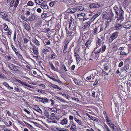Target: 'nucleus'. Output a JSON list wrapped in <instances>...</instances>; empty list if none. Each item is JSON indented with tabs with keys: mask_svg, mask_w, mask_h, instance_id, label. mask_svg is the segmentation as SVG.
<instances>
[{
	"mask_svg": "<svg viewBox=\"0 0 131 131\" xmlns=\"http://www.w3.org/2000/svg\"><path fill=\"white\" fill-rule=\"evenodd\" d=\"M91 23V22L90 21L85 23V24L84 25V27L85 28H88L90 26Z\"/></svg>",
	"mask_w": 131,
	"mask_h": 131,
	"instance_id": "obj_13",
	"label": "nucleus"
},
{
	"mask_svg": "<svg viewBox=\"0 0 131 131\" xmlns=\"http://www.w3.org/2000/svg\"><path fill=\"white\" fill-rule=\"evenodd\" d=\"M56 99L57 100H59L61 102H66V101H65L62 98H60L59 97H57Z\"/></svg>",
	"mask_w": 131,
	"mask_h": 131,
	"instance_id": "obj_26",
	"label": "nucleus"
},
{
	"mask_svg": "<svg viewBox=\"0 0 131 131\" xmlns=\"http://www.w3.org/2000/svg\"><path fill=\"white\" fill-rule=\"evenodd\" d=\"M49 64L50 66L51 69L53 70L56 71V69L53 65L52 62L49 61Z\"/></svg>",
	"mask_w": 131,
	"mask_h": 131,
	"instance_id": "obj_19",
	"label": "nucleus"
},
{
	"mask_svg": "<svg viewBox=\"0 0 131 131\" xmlns=\"http://www.w3.org/2000/svg\"><path fill=\"white\" fill-rule=\"evenodd\" d=\"M24 27L25 29L27 30H29L30 28V26L27 23L25 24Z\"/></svg>",
	"mask_w": 131,
	"mask_h": 131,
	"instance_id": "obj_21",
	"label": "nucleus"
},
{
	"mask_svg": "<svg viewBox=\"0 0 131 131\" xmlns=\"http://www.w3.org/2000/svg\"><path fill=\"white\" fill-rule=\"evenodd\" d=\"M103 126L106 128V130L109 129V128L107 125L105 124H104L103 125Z\"/></svg>",
	"mask_w": 131,
	"mask_h": 131,
	"instance_id": "obj_63",
	"label": "nucleus"
},
{
	"mask_svg": "<svg viewBox=\"0 0 131 131\" xmlns=\"http://www.w3.org/2000/svg\"><path fill=\"white\" fill-rule=\"evenodd\" d=\"M0 78H1L4 79L6 77L4 74H0Z\"/></svg>",
	"mask_w": 131,
	"mask_h": 131,
	"instance_id": "obj_49",
	"label": "nucleus"
},
{
	"mask_svg": "<svg viewBox=\"0 0 131 131\" xmlns=\"http://www.w3.org/2000/svg\"><path fill=\"white\" fill-rule=\"evenodd\" d=\"M91 41L90 40H89L86 42L85 44V45L87 47H88L89 45H90L91 43Z\"/></svg>",
	"mask_w": 131,
	"mask_h": 131,
	"instance_id": "obj_28",
	"label": "nucleus"
},
{
	"mask_svg": "<svg viewBox=\"0 0 131 131\" xmlns=\"http://www.w3.org/2000/svg\"><path fill=\"white\" fill-rule=\"evenodd\" d=\"M123 65V62L121 61L120 62L118 65V67H122Z\"/></svg>",
	"mask_w": 131,
	"mask_h": 131,
	"instance_id": "obj_55",
	"label": "nucleus"
},
{
	"mask_svg": "<svg viewBox=\"0 0 131 131\" xmlns=\"http://www.w3.org/2000/svg\"><path fill=\"white\" fill-rule=\"evenodd\" d=\"M110 18H111L114 16V13L112 11H110L109 14Z\"/></svg>",
	"mask_w": 131,
	"mask_h": 131,
	"instance_id": "obj_27",
	"label": "nucleus"
},
{
	"mask_svg": "<svg viewBox=\"0 0 131 131\" xmlns=\"http://www.w3.org/2000/svg\"><path fill=\"white\" fill-rule=\"evenodd\" d=\"M56 56V55L55 53H53L52 54L51 57L50 59H55Z\"/></svg>",
	"mask_w": 131,
	"mask_h": 131,
	"instance_id": "obj_38",
	"label": "nucleus"
},
{
	"mask_svg": "<svg viewBox=\"0 0 131 131\" xmlns=\"http://www.w3.org/2000/svg\"><path fill=\"white\" fill-rule=\"evenodd\" d=\"M30 13L29 11H27L26 12V15L27 16H28L30 15Z\"/></svg>",
	"mask_w": 131,
	"mask_h": 131,
	"instance_id": "obj_60",
	"label": "nucleus"
},
{
	"mask_svg": "<svg viewBox=\"0 0 131 131\" xmlns=\"http://www.w3.org/2000/svg\"><path fill=\"white\" fill-rule=\"evenodd\" d=\"M55 81L57 82L60 84H62V82L59 79L58 80L56 79V81Z\"/></svg>",
	"mask_w": 131,
	"mask_h": 131,
	"instance_id": "obj_56",
	"label": "nucleus"
},
{
	"mask_svg": "<svg viewBox=\"0 0 131 131\" xmlns=\"http://www.w3.org/2000/svg\"><path fill=\"white\" fill-rule=\"evenodd\" d=\"M129 65L126 64L125 65L124 67L121 69L122 71H125L127 70L129 68Z\"/></svg>",
	"mask_w": 131,
	"mask_h": 131,
	"instance_id": "obj_7",
	"label": "nucleus"
},
{
	"mask_svg": "<svg viewBox=\"0 0 131 131\" xmlns=\"http://www.w3.org/2000/svg\"><path fill=\"white\" fill-rule=\"evenodd\" d=\"M21 18L22 19L24 20L25 21H27V18H26L25 17H24V16H21Z\"/></svg>",
	"mask_w": 131,
	"mask_h": 131,
	"instance_id": "obj_53",
	"label": "nucleus"
},
{
	"mask_svg": "<svg viewBox=\"0 0 131 131\" xmlns=\"http://www.w3.org/2000/svg\"><path fill=\"white\" fill-rule=\"evenodd\" d=\"M91 78L92 76L91 75L87 77L86 78V79L88 80H90L91 79Z\"/></svg>",
	"mask_w": 131,
	"mask_h": 131,
	"instance_id": "obj_58",
	"label": "nucleus"
},
{
	"mask_svg": "<svg viewBox=\"0 0 131 131\" xmlns=\"http://www.w3.org/2000/svg\"><path fill=\"white\" fill-rule=\"evenodd\" d=\"M104 69L105 70L109 71V68L108 66L105 65L104 66Z\"/></svg>",
	"mask_w": 131,
	"mask_h": 131,
	"instance_id": "obj_40",
	"label": "nucleus"
},
{
	"mask_svg": "<svg viewBox=\"0 0 131 131\" xmlns=\"http://www.w3.org/2000/svg\"><path fill=\"white\" fill-rule=\"evenodd\" d=\"M15 0H12V1L10 2V6L11 7H13V4L14 2H15Z\"/></svg>",
	"mask_w": 131,
	"mask_h": 131,
	"instance_id": "obj_52",
	"label": "nucleus"
},
{
	"mask_svg": "<svg viewBox=\"0 0 131 131\" xmlns=\"http://www.w3.org/2000/svg\"><path fill=\"white\" fill-rule=\"evenodd\" d=\"M97 39L98 40L97 41V43L99 46H100L101 44L102 40L99 38L98 37L97 38Z\"/></svg>",
	"mask_w": 131,
	"mask_h": 131,
	"instance_id": "obj_31",
	"label": "nucleus"
},
{
	"mask_svg": "<svg viewBox=\"0 0 131 131\" xmlns=\"http://www.w3.org/2000/svg\"><path fill=\"white\" fill-rule=\"evenodd\" d=\"M123 13H124L123 12V13L122 12L121 14H120L119 18L118 19V20H121L122 21L123 20L124 17H123Z\"/></svg>",
	"mask_w": 131,
	"mask_h": 131,
	"instance_id": "obj_17",
	"label": "nucleus"
},
{
	"mask_svg": "<svg viewBox=\"0 0 131 131\" xmlns=\"http://www.w3.org/2000/svg\"><path fill=\"white\" fill-rule=\"evenodd\" d=\"M17 53H15L17 55V56L19 57L21 60H23V58L21 54L20 53V52H19L18 51H17Z\"/></svg>",
	"mask_w": 131,
	"mask_h": 131,
	"instance_id": "obj_16",
	"label": "nucleus"
},
{
	"mask_svg": "<svg viewBox=\"0 0 131 131\" xmlns=\"http://www.w3.org/2000/svg\"><path fill=\"white\" fill-rule=\"evenodd\" d=\"M74 81L76 84L79 85V84L78 82V81L77 79H74Z\"/></svg>",
	"mask_w": 131,
	"mask_h": 131,
	"instance_id": "obj_59",
	"label": "nucleus"
},
{
	"mask_svg": "<svg viewBox=\"0 0 131 131\" xmlns=\"http://www.w3.org/2000/svg\"><path fill=\"white\" fill-rule=\"evenodd\" d=\"M68 106V105H62L61 106V107L62 109H65L67 108Z\"/></svg>",
	"mask_w": 131,
	"mask_h": 131,
	"instance_id": "obj_45",
	"label": "nucleus"
},
{
	"mask_svg": "<svg viewBox=\"0 0 131 131\" xmlns=\"http://www.w3.org/2000/svg\"><path fill=\"white\" fill-rule=\"evenodd\" d=\"M107 124L109 125V126L111 128V127H113V125H114L113 124V123L112 121H111V122H108L107 123Z\"/></svg>",
	"mask_w": 131,
	"mask_h": 131,
	"instance_id": "obj_36",
	"label": "nucleus"
},
{
	"mask_svg": "<svg viewBox=\"0 0 131 131\" xmlns=\"http://www.w3.org/2000/svg\"><path fill=\"white\" fill-rule=\"evenodd\" d=\"M37 98L39 99H42V100H40V101L41 102H42L44 103L46 102H48V100L46 98H45L43 97L41 98L40 97H37Z\"/></svg>",
	"mask_w": 131,
	"mask_h": 131,
	"instance_id": "obj_6",
	"label": "nucleus"
},
{
	"mask_svg": "<svg viewBox=\"0 0 131 131\" xmlns=\"http://www.w3.org/2000/svg\"><path fill=\"white\" fill-rule=\"evenodd\" d=\"M61 95L63 96H65L67 99H68L70 97V96L67 94L61 93Z\"/></svg>",
	"mask_w": 131,
	"mask_h": 131,
	"instance_id": "obj_37",
	"label": "nucleus"
},
{
	"mask_svg": "<svg viewBox=\"0 0 131 131\" xmlns=\"http://www.w3.org/2000/svg\"><path fill=\"white\" fill-rule=\"evenodd\" d=\"M54 4V3L53 2H51L49 4V5L51 6H52Z\"/></svg>",
	"mask_w": 131,
	"mask_h": 131,
	"instance_id": "obj_62",
	"label": "nucleus"
},
{
	"mask_svg": "<svg viewBox=\"0 0 131 131\" xmlns=\"http://www.w3.org/2000/svg\"><path fill=\"white\" fill-rule=\"evenodd\" d=\"M37 17L33 14H32L28 18V20L29 21L35 22L37 20Z\"/></svg>",
	"mask_w": 131,
	"mask_h": 131,
	"instance_id": "obj_3",
	"label": "nucleus"
},
{
	"mask_svg": "<svg viewBox=\"0 0 131 131\" xmlns=\"http://www.w3.org/2000/svg\"><path fill=\"white\" fill-rule=\"evenodd\" d=\"M98 27H99V31H102L103 30V28L102 26L101 25H99Z\"/></svg>",
	"mask_w": 131,
	"mask_h": 131,
	"instance_id": "obj_54",
	"label": "nucleus"
},
{
	"mask_svg": "<svg viewBox=\"0 0 131 131\" xmlns=\"http://www.w3.org/2000/svg\"><path fill=\"white\" fill-rule=\"evenodd\" d=\"M42 52L43 53L45 54H47V52H49V50L47 49H43L42 50Z\"/></svg>",
	"mask_w": 131,
	"mask_h": 131,
	"instance_id": "obj_29",
	"label": "nucleus"
},
{
	"mask_svg": "<svg viewBox=\"0 0 131 131\" xmlns=\"http://www.w3.org/2000/svg\"><path fill=\"white\" fill-rule=\"evenodd\" d=\"M0 15L1 16V17L2 18L3 17H4V16L5 15V14L4 13L0 12Z\"/></svg>",
	"mask_w": 131,
	"mask_h": 131,
	"instance_id": "obj_46",
	"label": "nucleus"
},
{
	"mask_svg": "<svg viewBox=\"0 0 131 131\" xmlns=\"http://www.w3.org/2000/svg\"><path fill=\"white\" fill-rule=\"evenodd\" d=\"M74 118L73 116L71 115H70L69 117V119L70 120H73Z\"/></svg>",
	"mask_w": 131,
	"mask_h": 131,
	"instance_id": "obj_61",
	"label": "nucleus"
},
{
	"mask_svg": "<svg viewBox=\"0 0 131 131\" xmlns=\"http://www.w3.org/2000/svg\"><path fill=\"white\" fill-rule=\"evenodd\" d=\"M120 54L126 55L127 54V53L126 52H125L124 51H121Z\"/></svg>",
	"mask_w": 131,
	"mask_h": 131,
	"instance_id": "obj_47",
	"label": "nucleus"
},
{
	"mask_svg": "<svg viewBox=\"0 0 131 131\" xmlns=\"http://www.w3.org/2000/svg\"><path fill=\"white\" fill-rule=\"evenodd\" d=\"M8 66L10 70L13 71H18L19 68L18 67L15 66V65L11 63L8 64Z\"/></svg>",
	"mask_w": 131,
	"mask_h": 131,
	"instance_id": "obj_2",
	"label": "nucleus"
},
{
	"mask_svg": "<svg viewBox=\"0 0 131 131\" xmlns=\"http://www.w3.org/2000/svg\"><path fill=\"white\" fill-rule=\"evenodd\" d=\"M102 51L101 52H104V51H105L106 48V46H105L104 45H102Z\"/></svg>",
	"mask_w": 131,
	"mask_h": 131,
	"instance_id": "obj_42",
	"label": "nucleus"
},
{
	"mask_svg": "<svg viewBox=\"0 0 131 131\" xmlns=\"http://www.w3.org/2000/svg\"><path fill=\"white\" fill-rule=\"evenodd\" d=\"M70 127V130L72 131H75L77 129V127L75 124L72 121H70L69 125L67 126V128Z\"/></svg>",
	"mask_w": 131,
	"mask_h": 131,
	"instance_id": "obj_1",
	"label": "nucleus"
},
{
	"mask_svg": "<svg viewBox=\"0 0 131 131\" xmlns=\"http://www.w3.org/2000/svg\"><path fill=\"white\" fill-rule=\"evenodd\" d=\"M11 47L13 50L15 51V53H17V52L18 51V50L15 48L13 45H11Z\"/></svg>",
	"mask_w": 131,
	"mask_h": 131,
	"instance_id": "obj_30",
	"label": "nucleus"
},
{
	"mask_svg": "<svg viewBox=\"0 0 131 131\" xmlns=\"http://www.w3.org/2000/svg\"><path fill=\"white\" fill-rule=\"evenodd\" d=\"M34 5V4L31 1H29L27 3V5L30 6H32Z\"/></svg>",
	"mask_w": 131,
	"mask_h": 131,
	"instance_id": "obj_25",
	"label": "nucleus"
},
{
	"mask_svg": "<svg viewBox=\"0 0 131 131\" xmlns=\"http://www.w3.org/2000/svg\"><path fill=\"white\" fill-rule=\"evenodd\" d=\"M37 11L38 12L40 13L41 11V10L40 8H38L37 9Z\"/></svg>",
	"mask_w": 131,
	"mask_h": 131,
	"instance_id": "obj_64",
	"label": "nucleus"
},
{
	"mask_svg": "<svg viewBox=\"0 0 131 131\" xmlns=\"http://www.w3.org/2000/svg\"><path fill=\"white\" fill-rule=\"evenodd\" d=\"M114 39L111 36L108 39V41L109 42L111 43Z\"/></svg>",
	"mask_w": 131,
	"mask_h": 131,
	"instance_id": "obj_43",
	"label": "nucleus"
},
{
	"mask_svg": "<svg viewBox=\"0 0 131 131\" xmlns=\"http://www.w3.org/2000/svg\"><path fill=\"white\" fill-rule=\"evenodd\" d=\"M32 41L36 45L39 46H40V42L36 39L33 40Z\"/></svg>",
	"mask_w": 131,
	"mask_h": 131,
	"instance_id": "obj_14",
	"label": "nucleus"
},
{
	"mask_svg": "<svg viewBox=\"0 0 131 131\" xmlns=\"http://www.w3.org/2000/svg\"><path fill=\"white\" fill-rule=\"evenodd\" d=\"M118 32H115L113 33L112 36H111L115 39L116 38L118 35Z\"/></svg>",
	"mask_w": 131,
	"mask_h": 131,
	"instance_id": "obj_10",
	"label": "nucleus"
},
{
	"mask_svg": "<svg viewBox=\"0 0 131 131\" xmlns=\"http://www.w3.org/2000/svg\"><path fill=\"white\" fill-rule=\"evenodd\" d=\"M41 7L44 9H46L48 8L47 5L45 4H42L41 6Z\"/></svg>",
	"mask_w": 131,
	"mask_h": 131,
	"instance_id": "obj_22",
	"label": "nucleus"
},
{
	"mask_svg": "<svg viewBox=\"0 0 131 131\" xmlns=\"http://www.w3.org/2000/svg\"><path fill=\"white\" fill-rule=\"evenodd\" d=\"M34 48L33 49V51L34 53L35 54L37 55V54L38 53V50L36 48L35 46H34Z\"/></svg>",
	"mask_w": 131,
	"mask_h": 131,
	"instance_id": "obj_20",
	"label": "nucleus"
},
{
	"mask_svg": "<svg viewBox=\"0 0 131 131\" xmlns=\"http://www.w3.org/2000/svg\"><path fill=\"white\" fill-rule=\"evenodd\" d=\"M19 0H16V2L14 5V6L15 7H17L19 2Z\"/></svg>",
	"mask_w": 131,
	"mask_h": 131,
	"instance_id": "obj_33",
	"label": "nucleus"
},
{
	"mask_svg": "<svg viewBox=\"0 0 131 131\" xmlns=\"http://www.w3.org/2000/svg\"><path fill=\"white\" fill-rule=\"evenodd\" d=\"M96 47L94 49V52L95 54H99L101 51V48H100L98 50H97L96 49L97 48L99 47L97 44V45Z\"/></svg>",
	"mask_w": 131,
	"mask_h": 131,
	"instance_id": "obj_9",
	"label": "nucleus"
},
{
	"mask_svg": "<svg viewBox=\"0 0 131 131\" xmlns=\"http://www.w3.org/2000/svg\"><path fill=\"white\" fill-rule=\"evenodd\" d=\"M34 110H36L37 112L41 113L42 114V111L39 107H38L37 109L36 108H34Z\"/></svg>",
	"mask_w": 131,
	"mask_h": 131,
	"instance_id": "obj_32",
	"label": "nucleus"
},
{
	"mask_svg": "<svg viewBox=\"0 0 131 131\" xmlns=\"http://www.w3.org/2000/svg\"><path fill=\"white\" fill-rule=\"evenodd\" d=\"M2 18L3 20H5L6 21H9L10 19L9 18L8 16V15H5L4 17H3Z\"/></svg>",
	"mask_w": 131,
	"mask_h": 131,
	"instance_id": "obj_15",
	"label": "nucleus"
},
{
	"mask_svg": "<svg viewBox=\"0 0 131 131\" xmlns=\"http://www.w3.org/2000/svg\"><path fill=\"white\" fill-rule=\"evenodd\" d=\"M101 11H99L97 12L95 15V18H96V17H97L99 16L101 14Z\"/></svg>",
	"mask_w": 131,
	"mask_h": 131,
	"instance_id": "obj_39",
	"label": "nucleus"
},
{
	"mask_svg": "<svg viewBox=\"0 0 131 131\" xmlns=\"http://www.w3.org/2000/svg\"><path fill=\"white\" fill-rule=\"evenodd\" d=\"M23 122L27 125H28V127H31V128H33V127L31 125H30V124H28V123L26 122H25L24 121H23Z\"/></svg>",
	"mask_w": 131,
	"mask_h": 131,
	"instance_id": "obj_50",
	"label": "nucleus"
},
{
	"mask_svg": "<svg viewBox=\"0 0 131 131\" xmlns=\"http://www.w3.org/2000/svg\"><path fill=\"white\" fill-rule=\"evenodd\" d=\"M4 29L5 31L8 30L9 29L8 26L7 25H5L4 27Z\"/></svg>",
	"mask_w": 131,
	"mask_h": 131,
	"instance_id": "obj_48",
	"label": "nucleus"
},
{
	"mask_svg": "<svg viewBox=\"0 0 131 131\" xmlns=\"http://www.w3.org/2000/svg\"><path fill=\"white\" fill-rule=\"evenodd\" d=\"M75 55L76 57L77 61L78 60H79L80 59V58L78 54V53H76L75 52H74Z\"/></svg>",
	"mask_w": 131,
	"mask_h": 131,
	"instance_id": "obj_23",
	"label": "nucleus"
},
{
	"mask_svg": "<svg viewBox=\"0 0 131 131\" xmlns=\"http://www.w3.org/2000/svg\"><path fill=\"white\" fill-rule=\"evenodd\" d=\"M100 4L99 3H92L89 6V7L94 8H97L100 7Z\"/></svg>",
	"mask_w": 131,
	"mask_h": 131,
	"instance_id": "obj_4",
	"label": "nucleus"
},
{
	"mask_svg": "<svg viewBox=\"0 0 131 131\" xmlns=\"http://www.w3.org/2000/svg\"><path fill=\"white\" fill-rule=\"evenodd\" d=\"M35 3L38 5H41L43 3V1L42 0H35Z\"/></svg>",
	"mask_w": 131,
	"mask_h": 131,
	"instance_id": "obj_11",
	"label": "nucleus"
},
{
	"mask_svg": "<svg viewBox=\"0 0 131 131\" xmlns=\"http://www.w3.org/2000/svg\"><path fill=\"white\" fill-rule=\"evenodd\" d=\"M48 77L50 79H51L53 81H56V79H55V78H53L52 77H51L49 76H48Z\"/></svg>",
	"mask_w": 131,
	"mask_h": 131,
	"instance_id": "obj_57",
	"label": "nucleus"
},
{
	"mask_svg": "<svg viewBox=\"0 0 131 131\" xmlns=\"http://www.w3.org/2000/svg\"><path fill=\"white\" fill-rule=\"evenodd\" d=\"M76 11V10L75 9H70L69 10V12L71 13H72L75 12Z\"/></svg>",
	"mask_w": 131,
	"mask_h": 131,
	"instance_id": "obj_41",
	"label": "nucleus"
},
{
	"mask_svg": "<svg viewBox=\"0 0 131 131\" xmlns=\"http://www.w3.org/2000/svg\"><path fill=\"white\" fill-rule=\"evenodd\" d=\"M114 12L116 15L118 16L119 14L117 12L118 8L117 7H114Z\"/></svg>",
	"mask_w": 131,
	"mask_h": 131,
	"instance_id": "obj_35",
	"label": "nucleus"
},
{
	"mask_svg": "<svg viewBox=\"0 0 131 131\" xmlns=\"http://www.w3.org/2000/svg\"><path fill=\"white\" fill-rule=\"evenodd\" d=\"M68 122V119L67 118H64L61 121V124L62 125H64L67 124Z\"/></svg>",
	"mask_w": 131,
	"mask_h": 131,
	"instance_id": "obj_8",
	"label": "nucleus"
},
{
	"mask_svg": "<svg viewBox=\"0 0 131 131\" xmlns=\"http://www.w3.org/2000/svg\"><path fill=\"white\" fill-rule=\"evenodd\" d=\"M128 0H125L123 2L124 5L126 7H127L128 6L127 4Z\"/></svg>",
	"mask_w": 131,
	"mask_h": 131,
	"instance_id": "obj_34",
	"label": "nucleus"
},
{
	"mask_svg": "<svg viewBox=\"0 0 131 131\" xmlns=\"http://www.w3.org/2000/svg\"><path fill=\"white\" fill-rule=\"evenodd\" d=\"M123 26L121 24H117L115 26L114 29L116 30H120Z\"/></svg>",
	"mask_w": 131,
	"mask_h": 131,
	"instance_id": "obj_5",
	"label": "nucleus"
},
{
	"mask_svg": "<svg viewBox=\"0 0 131 131\" xmlns=\"http://www.w3.org/2000/svg\"><path fill=\"white\" fill-rule=\"evenodd\" d=\"M74 119L75 122L77 123L79 125H82V123L81 121L79 120V119H77L75 117L74 118Z\"/></svg>",
	"mask_w": 131,
	"mask_h": 131,
	"instance_id": "obj_12",
	"label": "nucleus"
},
{
	"mask_svg": "<svg viewBox=\"0 0 131 131\" xmlns=\"http://www.w3.org/2000/svg\"><path fill=\"white\" fill-rule=\"evenodd\" d=\"M78 9L80 11H82L84 9L83 7L82 6H79L78 7Z\"/></svg>",
	"mask_w": 131,
	"mask_h": 131,
	"instance_id": "obj_44",
	"label": "nucleus"
},
{
	"mask_svg": "<svg viewBox=\"0 0 131 131\" xmlns=\"http://www.w3.org/2000/svg\"><path fill=\"white\" fill-rule=\"evenodd\" d=\"M111 128L113 129L112 130L113 131H118V127L116 126H115L114 125L113 127H111Z\"/></svg>",
	"mask_w": 131,
	"mask_h": 131,
	"instance_id": "obj_24",
	"label": "nucleus"
},
{
	"mask_svg": "<svg viewBox=\"0 0 131 131\" xmlns=\"http://www.w3.org/2000/svg\"><path fill=\"white\" fill-rule=\"evenodd\" d=\"M99 27H96L94 29L93 31V34H95L96 32H100L99 30Z\"/></svg>",
	"mask_w": 131,
	"mask_h": 131,
	"instance_id": "obj_18",
	"label": "nucleus"
},
{
	"mask_svg": "<svg viewBox=\"0 0 131 131\" xmlns=\"http://www.w3.org/2000/svg\"><path fill=\"white\" fill-rule=\"evenodd\" d=\"M29 41V40L28 39H27L26 38H24V43L25 44H26V43H27L28 42V41Z\"/></svg>",
	"mask_w": 131,
	"mask_h": 131,
	"instance_id": "obj_51",
	"label": "nucleus"
}]
</instances>
